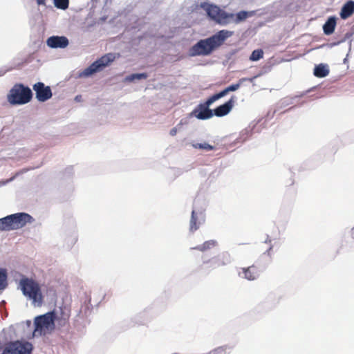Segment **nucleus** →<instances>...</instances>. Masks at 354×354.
<instances>
[{
	"mask_svg": "<svg viewBox=\"0 0 354 354\" xmlns=\"http://www.w3.org/2000/svg\"><path fill=\"white\" fill-rule=\"evenodd\" d=\"M234 35L233 31L221 30L212 36L198 41L189 50L191 56H207L221 46L225 40Z\"/></svg>",
	"mask_w": 354,
	"mask_h": 354,
	"instance_id": "obj_1",
	"label": "nucleus"
},
{
	"mask_svg": "<svg viewBox=\"0 0 354 354\" xmlns=\"http://www.w3.org/2000/svg\"><path fill=\"white\" fill-rule=\"evenodd\" d=\"M68 318L69 315L63 312L61 317H56L53 311L39 316L35 319L33 335L34 336H41L50 333L55 328V320L57 321L59 326H64L68 323Z\"/></svg>",
	"mask_w": 354,
	"mask_h": 354,
	"instance_id": "obj_2",
	"label": "nucleus"
},
{
	"mask_svg": "<svg viewBox=\"0 0 354 354\" xmlns=\"http://www.w3.org/2000/svg\"><path fill=\"white\" fill-rule=\"evenodd\" d=\"M19 285L23 295L32 301V304L35 306H41L43 304L44 295L38 281L24 277L20 279Z\"/></svg>",
	"mask_w": 354,
	"mask_h": 354,
	"instance_id": "obj_3",
	"label": "nucleus"
},
{
	"mask_svg": "<svg viewBox=\"0 0 354 354\" xmlns=\"http://www.w3.org/2000/svg\"><path fill=\"white\" fill-rule=\"evenodd\" d=\"M33 218L27 213H17L0 218V231H11L24 227L33 222Z\"/></svg>",
	"mask_w": 354,
	"mask_h": 354,
	"instance_id": "obj_4",
	"label": "nucleus"
},
{
	"mask_svg": "<svg viewBox=\"0 0 354 354\" xmlns=\"http://www.w3.org/2000/svg\"><path fill=\"white\" fill-rule=\"evenodd\" d=\"M32 97V93L28 86L21 84H15L8 95V102L12 104H24L29 102Z\"/></svg>",
	"mask_w": 354,
	"mask_h": 354,
	"instance_id": "obj_5",
	"label": "nucleus"
},
{
	"mask_svg": "<svg viewBox=\"0 0 354 354\" xmlns=\"http://www.w3.org/2000/svg\"><path fill=\"white\" fill-rule=\"evenodd\" d=\"M201 8L207 12L211 19L221 24H227L234 17V14H228L217 6L204 3L201 4Z\"/></svg>",
	"mask_w": 354,
	"mask_h": 354,
	"instance_id": "obj_6",
	"label": "nucleus"
},
{
	"mask_svg": "<svg viewBox=\"0 0 354 354\" xmlns=\"http://www.w3.org/2000/svg\"><path fill=\"white\" fill-rule=\"evenodd\" d=\"M230 262V255L227 252H223L211 259L203 261V264L200 266V269L207 274L210 270L225 266Z\"/></svg>",
	"mask_w": 354,
	"mask_h": 354,
	"instance_id": "obj_7",
	"label": "nucleus"
},
{
	"mask_svg": "<svg viewBox=\"0 0 354 354\" xmlns=\"http://www.w3.org/2000/svg\"><path fill=\"white\" fill-rule=\"evenodd\" d=\"M115 59V54L107 53L92 63L88 68H85L82 73V75L84 76L88 77L96 72L100 71L104 67L109 66L111 62H113Z\"/></svg>",
	"mask_w": 354,
	"mask_h": 354,
	"instance_id": "obj_8",
	"label": "nucleus"
},
{
	"mask_svg": "<svg viewBox=\"0 0 354 354\" xmlns=\"http://www.w3.org/2000/svg\"><path fill=\"white\" fill-rule=\"evenodd\" d=\"M217 99L212 95L203 104H198L189 114L191 117H195L198 120H207L213 116V112L209 106Z\"/></svg>",
	"mask_w": 354,
	"mask_h": 354,
	"instance_id": "obj_9",
	"label": "nucleus"
},
{
	"mask_svg": "<svg viewBox=\"0 0 354 354\" xmlns=\"http://www.w3.org/2000/svg\"><path fill=\"white\" fill-rule=\"evenodd\" d=\"M32 345L28 342H10L6 344L1 354H30Z\"/></svg>",
	"mask_w": 354,
	"mask_h": 354,
	"instance_id": "obj_10",
	"label": "nucleus"
},
{
	"mask_svg": "<svg viewBox=\"0 0 354 354\" xmlns=\"http://www.w3.org/2000/svg\"><path fill=\"white\" fill-rule=\"evenodd\" d=\"M35 91L36 98L39 102H46L51 98L53 94L50 86H45L43 82H37L32 86Z\"/></svg>",
	"mask_w": 354,
	"mask_h": 354,
	"instance_id": "obj_11",
	"label": "nucleus"
},
{
	"mask_svg": "<svg viewBox=\"0 0 354 354\" xmlns=\"http://www.w3.org/2000/svg\"><path fill=\"white\" fill-rule=\"evenodd\" d=\"M260 275L259 269L254 265L248 268H242L239 272V276L250 281L257 279Z\"/></svg>",
	"mask_w": 354,
	"mask_h": 354,
	"instance_id": "obj_12",
	"label": "nucleus"
},
{
	"mask_svg": "<svg viewBox=\"0 0 354 354\" xmlns=\"http://www.w3.org/2000/svg\"><path fill=\"white\" fill-rule=\"evenodd\" d=\"M47 45L53 48H64L68 46V39L64 36H52L48 38Z\"/></svg>",
	"mask_w": 354,
	"mask_h": 354,
	"instance_id": "obj_13",
	"label": "nucleus"
},
{
	"mask_svg": "<svg viewBox=\"0 0 354 354\" xmlns=\"http://www.w3.org/2000/svg\"><path fill=\"white\" fill-rule=\"evenodd\" d=\"M205 216L203 212L197 213L195 210H192L190 223H189V230L192 232L196 231L200 225L205 222Z\"/></svg>",
	"mask_w": 354,
	"mask_h": 354,
	"instance_id": "obj_14",
	"label": "nucleus"
},
{
	"mask_svg": "<svg viewBox=\"0 0 354 354\" xmlns=\"http://www.w3.org/2000/svg\"><path fill=\"white\" fill-rule=\"evenodd\" d=\"M235 101V97L232 96L227 102L225 104L218 106L214 110L213 115L214 114L217 117H223L228 114L234 106Z\"/></svg>",
	"mask_w": 354,
	"mask_h": 354,
	"instance_id": "obj_15",
	"label": "nucleus"
},
{
	"mask_svg": "<svg viewBox=\"0 0 354 354\" xmlns=\"http://www.w3.org/2000/svg\"><path fill=\"white\" fill-rule=\"evenodd\" d=\"M245 78H242L239 80V82L235 84H232L227 87H226L224 90L221 91V92L216 93L214 95V97L217 99V100L225 95H226L230 91H235L237 89L239 88L241 86V84L243 82L245 81Z\"/></svg>",
	"mask_w": 354,
	"mask_h": 354,
	"instance_id": "obj_16",
	"label": "nucleus"
},
{
	"mask_svg": "<svg viewBox=\"0 0 354 354\" xmlns=\"http://www.w3.org/2000/svg\"><path fill=\"white\" fill-rule=\"evenodd\" d=\"M354 12V1H348L342 8L340 16L342 19H346Z\"/></svg>",
	"mask_w": 354,
	"mask_h": 354,
	"instance_id": "obj_17",
	"label": "nucleus"
},
{
	"mask_svg": "<svg viewBox=\"0 0 354 354\" xmlns=\"http://www.w3.org/2000/svg\"><path fill=\"white\" fill-rule=\"evenodd\" d=\"M335 26H336L335 18V17L328 18V19L326 21V22L324 24V25L323 26L324 32L327 35L332 34L335 30Z\"/></svg>",
	"mask_w": 354,
	"mask_h": 354,
	"instance_id": "obj_18",
	"label": "nucleus"
},
{
	"mask_svg": "<svg viewBox=\"0 0 354 354\" xmlns=\"http://www.w3.org/2000/svg\"><path fill=\"white\" fill-rule=\"evenodd\" d=\"M313 73L317 77H324L328 75L329 70L325 65L319 64L315 66Z\"/></svg>",
	"mask_w": 354,
	"mask_h": 354,
	"instance_id": "obj_19",
	"label": "nucleus"
},
{
	"mask_svg": "<svg viewBox=\"0 0 354 354\" xmlns=\"http://www.w3.org/2000/svg\"><path fill=\"white\" fill-rule=\"evenodd\" d=\"M216 241L214 240H209L205 241L202 245H198L195 248H193L194 250H197L201 252L206 251L207 250H209L216 245Z\"/></svg>",
	"mask_w": 354,
	"mask_h": 354,
	"instance_id": "obj_20",
	"label": "nucleus"
},
{
	"mask_svg": "<svg viewBox=\"0 0 354 354\" xmlns=\"http://www.w3.org/2000/svg\"><path fill=\"white\" fill-rule=\"evenodd\" d=\"M53 3L57 8L66 10L68 8L69 0H53Z\"/></svg>",
	"mask_w": 354,
	"mask_h": 354,
	"instance_id": "obj_21",
	"label": "nucleus"
},
{
	"mask_svg": "<svg viewBox=\"0 0 354 354\" xmlns=\"http://www.w3.org/2000/svg\"><path fill=\"white\" fill-rule=\"evenodd\" d=\"M263 57V51L262 49H257L252 51L250 56L251 61H258Z\"/></svg>",
	"mask_w": 354,
	"mask_h": 354,
	"instance_id": "obj_22",
	"label": "nucleus"
},
{
	"mask_svg": "<svg viewBox=\"0 0 354 354\" xmlns=\"http://www.w3.org/2000/svg\"><path fill=\"white\" fill-rule=\"evenodd\" d=\"M7 274L5 270L0 269V290L4 289L6 286Z\"/></svg>",
	"mask_w": 354,
	"mask_h": 354,
	"instance_id": "obj_23",
	"label": "nucleus"
},
{
	"mask_svg": "<svg viewBox=\"0 0 354 354\" xmlns=\"http://www.w3.org/2000/svg\"><path fill=\"white\" fill-rule=\"evenodd\" d=\"M194 148L195 149H204L205 151H211L214 149V147L212 145H209L208 143L204 142V143H196L193 145Z\"/></svg>",
	"mask_w": 354,
	"mask_h": 354,
	"instance_id": "obj_24",
	"label": "nucleus"
},
{
	"mask_svg": "<svg viewBox=\"0 0 354 354\" xmlns=\"http://www.w3.org/2000/svg\"><path fill=\"white\" fill-rule=\"evenodd\" d=\"M148 77L147 74L145 73H135L132 74L127 77V80L129 81H133L136 79L141 80V79H147Z\"/></svg>",
	"mask_w": 354,
	"mask_h": 354,
	"instance_id": "obj_25",
	"label": "nucleus"
},
{
	"mask_svg": "<svg viewBox=\"0 0 354 354\" xmlns=\"http://www.w3.org/2000/svg\"><path fill=\"white\" fill-rule=\"evenodd\" d=\"M248 17V12L245 11H241L236 15V23H239L245 20Z\"/></svg>",
	"mask_w": 354,
	"mask_h": 354,
	"instance_id": "obj_26",
	"label": "nucleus"
},
{
	"mask_svg": "<svg viewBox=\"0 0 354 354\" xmlns=\"http://www.w3.org/2000/svg\"><path fill=\"white\" fill-rule=\"evenodd\" d=\"M226 348L224 346L218 347L211 351L208 354H226Z\"/></svg>",
	"mask_w": 354,
	"mask_h": 354,
	"instance_id": "obj_27",
	"label": "nucleus"
},
{
	"mask_svg": "<svg viewBox=\"0 0 354 354\" xmlns=\"http://www.w3.org/2000/svg\"><path fill=\"white\" fill-rule=\"evenodd\" d=\"M177 128L176 127H174L172 128L171 130H170V132H169V134L171 136H174L176 135L177 133Z\"/></svg>",
	"mask_w": 354,
	"mask_h": 354,
	"instance_id": "obj_28",
	"label": "nucleus"
},
{
	"mask_svg": "<svg viewBox=\"0 0 354 354\" xmlns=\"http://www.w3.org/2000/svg\"><path fill=\"white\" fill-rule=\"evenodd\" d=\"M38 5H45V0H36Z\"/></svg>",
	"mask_w": 354,
	"mask_h": 354,
	"instance_id": "obj_29",
	"label": "nucleus"
}]
</instances>
